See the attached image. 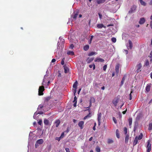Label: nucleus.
Returning a JSON list of instances; mask_svg holds the SVG:
<instances>
[{
	"label": "nucleus",
	"instance_id": "1",
	"mask_svg": "<svg viewBox=\"0 0 152 152\" xmlns=\"http://www.w3.org/2000/svg\"><path fill=\"white\" fill-rule=\"evenodd\" d=\"M44 87L43 86H39L38 91L39 95H42L43 94V92L44 91Z\"/></svg>",
	"mask_w": 152,
	"mask_h": 152
},
{
	"label": "nucleus",
	"instance_id": "2",
	"mask_svg": "<svg viewBox=\"0 0 152 152\" xmlns=\"http://www.w3.org/2000/svg\"><path fill=\"white\" fill-rule=\"evenodd\" d=\"M147 145L146 146L147 148V152H150L151 150V145L150 142V141L148 140L147 142Z\"/></svg>",
	"mask_w": 152,
	"mask_h": 152
},
{
	"label": "nucleus",
	"instance_id": "3",
	"mask_svg": "<svg viewBox=\"0 0 152 152\" xmlns=\"http://www.w3.org/2000/svg\"><path fill=\"white\" fill-rule=\"evenodd\" d=\"M44 142L43 140L42 139H40L38 140L35 143V145L36 148L39 146V144H42Z\"/></svg>",
	"mask_w": 152,
	"mask_h": 152
},
{
	"label": "nucleus",
	"instance_id": "4",
	"mask_svg": "<svg viewBox=\"0 0 152 152\" xmlns=\"http://www.w3.org/2000/svg\"><path fill=\"white\" fill-rule=\"evenodd\" d=\"M95 102V98L94 97H91L90 98V100H89V102H90V105L89 106L87 107V108H89L90 107H91V106L92 104V103H94Z\"/></svg>",
	"mask_w": 152,
	"mask_h": 152
},
{
	"label": "nucleus",
	"instance_id": "5",
	"mask_svg": "<svg viewBox=\"0 0 152 152\" xmlns=\"http://www.w3.org/2000/svg\"><path fill=\"white\" fill-rule=\"evenodd\" d=\"M142 67V66L141 63H139L136 66V68H137L136 72L137 73H138L139 72L141 71L140 69Z\"/></svg>",
	"mask_w": 152,
	"mask_h": 152
},
{
	"label": "nucleus",
	"instance_id": "6",
	"mask_svg": "<svg viewBox=\"0 0 152 152\" xmlns=\"http://www.w3.org/2000/svg\"><path fill=\"white\" fill-rule=\"evenodd\" d=\"M136 7L135 5H133L131 8V9L129 11V14H131L136 9Z\"/></svg>",
	"mask_w": 152,
	"mask_h": 152
},
{
	"label": "nucleus",
	"instance_id": "7",
	"mask_svg": "<svg viewBox=\"0 0 152 152\" xmlns=\"http://www.w3.org/2000/svg\"><path fill=\"white\" fill-rule=\"evenodd\" d=\"M84 124V122L83 121H80L78 123V125L80 127L81 129H82L83 128Z\"/></svg>",
	"mask_w": 152,
	"mask_h": 152
},
{
	"label": "nucleus",
	"instance_id": "8",
	"mask_svg": "<svg viewBox=\"0 0 152 152\" xmlns=\"http://www.w3.org/2000/svg\"><path fill=\"white\" fill-rule=\"evenodd\" d=\"M119 67H120L119 64H117L116 65L115 67L116 74L117 75H118V74Z\"/></svg>",
	"mask_w": 152,
	"mask_h": 152
},
{
	"label": "nucleus",
	"instance_id": "9",
	"mask_svg": "<svg viewBox=\"0 0 152 152\" xmlns=\"http://www.w3.org/2000/svg\"><path fill=\"white\" fill-rule=\"evenodd\" d=\"M94 61L97 62H103L104 61V60L100 58H96Z\"/></svg>",
	"mask_w": 152,
	"mask_h": 152
},
{
	"label": "nucleus",
	"instance_id": "10",
	"mask_svg": "<svg viewBox=\"0 0 152 152\" xmlns=\"http://www.w3.org/2000/svg\"><path fill=\"white\" fill-rule=\"evenodd\" d=\"M145 21V20L144 18H140L139 23L140 24H142L144 23Z\"/></svg>",
	"mask_w": 152,
	"mask_h": 152
},
{
	"label": "nucleus",
	"instance_id": "11",
	"mask_svg": "<svg viewBox=\"0 0 152 152\" xmlns=\"http://www.w3.org/2000/svg\"><path fill=\"white\" fill-rule=\"evenodd\" d=\"M73 102L74 103L73 106L75 107L76 106L77 103V98L76 96H75L74 97V100L73 101Z\"/></svg>",
	"mask_w": 152,
	"mask_h": 152
},
{
	"label": "nucleus",
	"instance_id": "12",
	"mask_svg": "<svg viewBox=\"0 0 152 152\" xmlns=\"http://www.w3.org/2000/svg\"><path fill=\"white\" fill-rule=\"evenodd\" d=\"M48 77H47V76L45 75L44 76V78L43 80V81L42 83V85H44V83H46L47 81L48 80Z\"/></svg>",
	"mask_w": 152,
	"mask_h": 152
},
{
	"label": "nucleus",
	"instance_id": "13",
	"mask_svg": "<svg viewBox=\"0 0 152 152\" xmlns=\"http://www.w3.org/2000/svg\"><path fill=\"white\" fill-rule=\"evenodd\" d=\"M138 140V139H137V137L136 136L135 137L134 140V141H133V144L134 145H136L137 143Z\"/></svg>",
	"mask_w": 152,
	"mask_h": 152
},
{
	"label": "nucleus",
	"instance_id": "14",
	"mask_svg": "<svg viewBox=\"0 0 152 152\" xmlns=\"http://www.w3.org/2000/svg\"><path fill=\"white\" fill-rule=\"evenodd\" d=\"M118 102V99H116L114 100L113 101V103L114 105L116 106L117 105V103Z\"/></svg>",
	"mask_w": 152,
	"mask_h": 152
},
{
	"label": "nucleus",
	"instance_id": "15",
	"mask_svg": "<svg viewBox=\"0 0 152 152\" xmlns=\"http://www.w3.org/2000/svg\"><path fill=\"white\" fill-rule=\"evenodd\" d=\"M151 84H148L147 85V86L146 88V91L148 92L150 91V88L151 87Z\"/></svg>",
	"mask_w": 152,
	"mask_h": 152
},
{
	"label": "nucleus",
	"instance_id": "16",
	"mask_svg": "<svg viewBox=\"0 0 152 152\" xmlns=\"http://www.w3.org/2000/svg\"><path fill=\"white\" fill-rule=\"evenodd\" d=\"M97 26L98 28H101L104 27V28H106V26H104V25L102 24H98L97 25Z\"/></svg>",
	"mask_w": 152,
	"mask_h": 152
},
{
	"label": "nucleus",
	"instance_id": "17",
	"mask_svg": "<svg viewBox=\"0 0 152 152\" xmlns=\"http://www.w3.org/2000/svg\"><path fill=\"white\" fill-rule=\"evenodd\" d=\"M93 60H94L93 58H88L86 60L87 63L88 64H89V63H90Z\"/></svg>",
	"mask_w": 152,
	"mask_h": 152
},
{
	"label": "nucleus",
	"instance_id": "18",
	"mask_svg": "<svg viewBox=\"0 0 152 152\" xmlns=\"http://www.w3.org/2000/svg\"><path fill=\"white\" fill-rule=\"evenodd\" d=\"M64 72L66 73H68L69 71V69L66 66H64Z\"/></svg>",
	"mask_w": 152,
	"mask_h": 152
},
{
	"label": "nucleus",
	"instance_id": "19",
	"mask_svg": "<svg viewBox=\"0 0 152 152\" xmlns=\"http://www.w3.org/2000/svg\"><path fill=\"white\" fill-rule=\"evenodd\" d=\"M55 123L56 124V127H58L60 124V121L59 120H57L55 121Z\"/></svg>",
	"mask_w": 152,
	"mask_h": 152
},
{
	"label": "nucleus",
	"instance_id": "20",
	"mask_svg": "<svg viewBox=\"0 0 152 152\" xmlns=\"http://www.w3.org/2000/svg\"><path fill=\"white\" fill-rule=\"evenodd\" d=\"M96 1L98 4L104 3L105 1V0H96Z\"/></svg>",
	"mask_w": 152,
	"mask_h": 152
},
{
	"label": "nucleus",
	"instance_id": "21",
	"mask_svg": "<svg viewBox=\"0 0 152 152\" xmlns=\"http://www.w3.org/2000/svg\"><path fill=\"white\" fill-rule=\"evenodd\" d=\"M129 139V135L128 134L126 135L125 138V142L127 143L128 142Z\"/></svg>",
	"mask_w": 152,
	"mask_h": 152
},
{
	"label": "nucleus",
	"instance_id": "22",
	"mask_svg": "<svg viewBox=\"0 0 152 152\" xmlns=\"http://www.w3.org/2000/svg\"><path fill=\"white\" fill-rule=\"evenodd\" d=\"M91 115L90 113H89V114L86 116H85L83 118V119L84 120H86L87 118H90L91 117Z\"/></svg>",
	"mask_w": 152,
	"mask_h": 152
},
{
	"label": "nucleus",
	"instance_id": "23",
	"mask_svg": "<svg viewBox=\"0 0 152 152\" xmlns=\"http://www.w3.org/2000/svg\"><path fill=\"white\" fill-rule=\"evenodd\" d=\"M116 137L118 138H120V135H119V131L118 129H116Z\"/></svg>",
	"mask_w": 152,
	"mask_h": 152
},
{
	"label": "nucleus",
	"instance_id": "24",
	"mask_svg": "<svg viewBox=\"0 0 152 152\" xmlns=\"http://www.w3.org/2000/svg\"><path fill=\"white\" fill-rule=\"evenodd\" d=\"M141 4L143 6H145L146 5V3L145 2L143 1L142 0H139Z\"/></svg>",
	"mask_w": 152,
	"mask_h": 152
},
{
	"label": "nucleus",
	"instance_id": "25",
	"mask_svg": "<svg viewBox=\"0 0 152 152\" xmlns=\"http://www.w3.org/2000/svg\"><path fill=\"white\" fill-rule=\"evenodd\" d=\"M89 48V46L88 45H86L84 47V50L85 51L87 50Z\"/></svg>",
	"mask_w": 152,
	"mask_h": 152
},
{
	"label": "nucleus",
	"instance_id": "26",
	"mask_svg": "<svg viewBox=\"0 0 152 152\" xmlns=\"http://www.w3.org/2000/svg\"><path fill=\"white\" fill-rule=\"evenodd\" d=\"M113 142V141L111 139H109L107 140V143L108 144H110L112 143Z\"/></svg>",
	"mask_w": 152,
	"mask_h": 152
},
{
	"label": "nucleus",
	"instance_id": "27",
	"mask_svg": "<svg viewBox=\"0 0 152 152\" xmlns=\"http://www.w3.org/2000/svg\"><path fill=\"white\" fill-rule=\"evenodd\" d=\"M129 47L130 49H132V43L130 40H129Z\"/></svg>",
	"mask_w": 152,
	"mask_h": 152
},
{
	"label": "nucleus",
	"instance_id": "28",
	"mask_svg": "<svg viewBox=\"0 0 152 152\" xmlns=\"http://www.w3.org/2000/svg\"><path fill=\"white\" fill-rule=\"evenodd\" d=\"M44 124L46 125H48L49 124V121L46 119H45L44 120Z\"/></svg>",
	"mask_w": 152,
	"mask_h": 152
},
{
	"label": "nucleus",
	"instance_id": "29",
	"mask_svg": "<svg viewBox=\"0 0 152 152\" xmlns=\"http://www.w3.org/2000/svg\"><path fill=\"white\" fill-rule=\"evenodd\" d=\"M67 54L69 55H74V52L72 51H68L67 52Z\"/></svg>",
	"mask_w": 152,
	"mask_h": 152
},
{
	"label": "nucleus",
	"instance_id": "30",
	"mask_svg": "<svg viewBox=\"0 0 152 152\" xmlns=\"http://www.w3.org/2000/svg\"><path fill=\"white\" fill-rule=\"evenodd\" d=\"M102 114L101 113H99L98 114V121H101Z\"/></svg>",
	"mask_w": 152,
	"mask_h": 152
},
{
	"label": "nucleus",
	"instance_id": "31",
	"mask_svg": "<svg viewBox=\"0 0 152 152\" xmlns=\"http://www.w3.org/2000/svg\"><path fill=\"white\" fill-rule=\"evenodd\" d=\"M132 118H129L128 119V121L129 122V126H131L132 123Z\"/></svg>",
	"mask_w": 152,
	"mask_h": 152
},
{
	"label": "nucleus",
	"instance_id": "32",
	"mask_svg": "<svg viewBox=\"0 0 152 152\" xmlns=\"http://www.w3.org/2000/svg\"><path fill=\"white\" fill-rule=\"evenodd\" d=\"M77 81H76L75 83H74L73 84V88H77Z\"/></svg>",
	"mask_w": 152,
	"mask_h": 152
},
{
	"label": "nucleus",
	"instance_id": "33",
	"mask_svg": "<svg viewBox=\"0 0 152 152\" xmlns=\"http://www.w3.org/2000/svg\"><path fill=\"white\" fill-rule=\"evenodd\" d=\"M89 67L90 68H92L93 67V70H94L95 69V66L94 64L90 65H89Z\"/></svg>",
	"mask_w": 152,
	"mask_h": 152
},
{
	"label": "nucleus",
	"instance_id": "34",
	"mask_svg": "<svg viewBox=\"0 0 152 152\" xmlns=\"http://www.w3.org/2000/svg\"><path fill=\"white\" fill-rule=\"evenodd\" d=\"M142 137H143L142 134L141 133H140V134L139 136L138 137H137V139L139 140H140L142 138Z\"/></svg>",
	"mask_w": 152,
	"mask_h": 152
},
{
	"label": "nucleus",
	"instance_id": "35",
	"mask_svg": "<svg viewBox=\"0 0 152 152\" xmlns=\"http://www.w3.org/2000/svg\"><path fill=\"white\" fill-rule=\"evenodd\" d=\"M148 129L149 130H152V123H150L149 124Z\"/></svg>",
	"mask_w": 152,
	"mask_h": 152
},
{
	"label": "nucleus",
	"instance_id": "36",
	"mask_svg": "<svg viewBox=\"0 0 152 152\" xmlns=\"http://www.w3.org/2000/svg\"><path fill=\"white\" fill-rule=\"evenodd\" d=\"M95 54H96V52H91L88 53V56H92L93 55H94Z\"/></svg>",
	"mask_w": 152,
	"mask_h": 152
},
{
	"label": "nucleus",
	"instance_id": "37",
	"mask_svg": "<svg viewBox=\"0 0 152 152\" xmlns=\"http://www.w3.org/2000/svg\"><path fill=\"white\" fill-rule=\"evenodd\" d=\"M111 41L114 43H115L116 42V38L115 37H112L111 38Z\"/></svg>",
	"mask_w": 152,
	"mask_h": 152
},
{
	"label": "nucleus",
	"instance_id": "38",
	"mask_svg": "<svg viewBox=\"0 0 152 152\" xmlns=\"http://www.w3.org/2000/svg\"><path fill=\"white\" fill-rule=\"evenodd\" d=\"M133 92V91L132 89L131 90V91L130 93L129 94V99L131 100L132 99V94Z\"/></svg>",
	"mask_w": 152,
	"mask_h": 152
},
{
	"label": "nucleus",
	"instance_id": "39",
	"mask_svg": "<svg viewBox=\"0 0 152 152\" xmlns=\"http://www.w3.org/2000/svg\"><path fill=\"white\" fill-rule=\"evenodd\" d=\"M96 151L97 152H100V149L99 147L98 146L97 147L96 149Z\"/></svg>",
	"mask_w": 152,
	"mask_h": 152
},
{
	"label": "nucleus",
	"instance_id": "40",
	"mask_svg": "<svg viewBox=\"0 0 152 152\" xmlns=\"http://www.w3.org/2000/svg\"><path fill=\"white\" fill-rule=\"evenodd\" d=\"M149 57H150V58H151L150 61L151 62L152 61V50L150 52V56H149Z\"/></svg>",
	"mask_w": 152,
	"mask_h": 152
},
{
	"label": "nucleus",
	"instance_id": "41",
	"mask_svg": "<svg viewBox=\"0 0 152 152\" xmlns=\"http://www.w3.org/2000/svg\"><path fill=\"white\" fill-rule=\"evenodd\" d=\"M124 133L125 135L127 134V129L126 127H124Z\"/></svg>",
	"mask_w": 152,
	"mask_h": 152
},
{
	"label": "nucleus",
	"instance_id": "42",
	"mask_svg": "<svg viewBox=\"0 0 152 152\" xmlns=\"http://www.w3.org/2000/svg\"><path fill=\"white\" fill-rule=\"evenodd\" d=\"M149 65V62L148 60L147 59L145 61V65L146 66H148Z\"/></svg>",
	"mask_w": 152,
	"mask_h": 152
},
{
	"label": "nucleus",
	"instance_id": "43",
	"mask_svg": "<svg viewBox=\"0 0 152 152\" xmlns=\"http://www.w3.org/2000/svg\"><path fill=\"white\" fill-rule=\"evenodd\" d=\"M44 107V106L43 105L40 104L38 106V109H41L42 108Z\"/></svg>",
	"mask_w": 152,
	"mask_h": 152
},
{
	"label": "nucleus",
	"instance_id": "44",
	"mask_svg": "<svg viewBox=\"0 0 152 152\" xmlns=\"http://www.w3.org/2000/svg\"><path fill=\"white\" fill-rule=\"evenodd\" d=\"M50 99V97H47L45 99V101L46 102H47Z\"/></svg>",
	"mask_w": 152,
	"mask_h": 152
},
{
	"label": "nucleus",
	"instance_id": "45",
	"mask_svg": "<svg viewBox=\"0 0 152 152\" xmlns=\"http://www.w3.org/2000/svg\"><path fill=\"white\" fill-rule=\"evenodd\" d=\"M107 68V65H104L103 67V70L104 71H105L106 70Z\"/></svg>",
	"mask_w": 152,
	"mask_h": 152
},
{
	"label": "nucleus",
	"instance_id": "46",
	"mask_svg": "<svg viewBox=\"0 0 152 152\" xmlns=\"http://www.w3.org/2000/svg\"><path fill=\"white\" fill-rule=\"evenodd\" d=\"M125 77H123V78H122V80L121 81V85H123V83H124V82L125 80Z\"/></svg>",
	"mask_w": 152,
	"mask_h": 152
},
{
	"label": "nucleus",
	"instance_id": "47",
	"mask_svg": "<svg viewBox=\"0 0 152 152\" xmlns=\"http://www.w3.org/2000/svg\"><path fill=\"white\" fill-rule=\"evenodd\" d=\"M61 138L60 137H56L55 138V140H57L58 141H59L61 140Z\"/></svg>",
	"mask_w": 152,
	"mask_h": 152
},
{
	"label": "nucleus",
	"instance_id": "48",
	"mask_svg": "<svg viewBox=\"0 0 152 152\" xmlns=\"http://www.w3.org/2000/svg\"><path fill=\"white\" fill-rule=\"evenodd\" d=\"M64 58L62 59L61 60V64L62 65H63L64 64Z\"/></svg>",
	"mask_w": 152,
	"mask_h": 152
},
{
	"label": "nucleus",
	"instance_id": "49",
	"mask_svg": "<svg viewBox=\"0 0 152 152\" xmlns=\"http://www.w3.org/2000/svg\"><path fill=\"white\" fill-rule=\"evenodd\" d=\"M64 132H62L61 134V135L60 137L61 138H62L64 137Z\"/></svg>",
	"mask_w": 152,
	"mask_h": 152
},
{
	"label": "nucleus",
	"instance_id": "50",
	"mask_svg": "<svg viewBox=\"0 0 152 152\" xmlns=\"http://www.w3.org/2000/svg\"><path fill=\"white\" fill-rule=\"evenodd\" d=\"M113 120L115 124L117 123V120L115 118L113 117Z\"/></svg>",
	"mask_w": 152,
	"mask_h": 152
},
{
	"label": "nucleus",
	"instance_id": "51",
	"mask_svg": "<svg viewBox=\"0 0 152 152\" xmlns=\"http://www.w3.org/2000/svg\"><path fill=\"white\" fill-rule=\"evenodd\" d=\"M38 124L40 125H41L42 124V121L41 120H39L38 122Z\"/></svg>",
	"mask_w": 152,
	"mask_h": 152
},
{
	"label": "nucleus",
	"instance_id": "52",
	"mask_svg": "<svg viewBox=\"0 0 152 152\" xmlns=\"http://www.w3.org/2000/svg\"><path fill=\"white\" fill-rule=\"evenodd\" d=\"M77 14H75L73 16V19H75L77 17Z\"/></svg>",
	"mask_w": 152,
	"mask_h": 152
},
{
	"label": "nucleus",
	"instance_id": "53",
	"mask_svg": "<svg viewBox=\"0 0 152 152\" xmlns=\"http://www.w3.org/2000/svg\"><path fill=\"white\" fill-rule=\"evenodd\" d=\"M74 47V45L73 44H72L70 45L69 48H70L73 49V48Z\"/></svg>",
	"mask_w": 152,
	"mask_h": 152
},
{
	"label": "nucleus",
	"instance_id": "54",
	"mask_svg": "<svg viewBox=\"0 0 152 152\" xmlns=\"http://www.w3.org/2000/svg\"><path fill=\"white\" fill-rule=\"evenodd\" d=\"M65 150L66 152H70L69 151V148H65Z\"/></svg>",
	"mask_w": 152,
	"mask_h": 152
},
{
	"label": "nucleus",
	"instance_id": "55",
	"mask_svg": "<svg viewBox=\"0 0 152 152\" xmlns=\"http://www.w3.org/2000/svg\"><path fill=\"white\" fill-rule=\"evenodd\" d=\"M69 129L68 128H67L66 130L64 132H66V133H68L69 132Z\"/></svg>",
	"mask_w": 152,
	"mask_h": 152
},
{
	"label": "nucleus",
	"instance_id": "56",
	"mask_svg": "<svg viewBox=\"0 0 152 152\" xmlns=\"http://www.w3.org/2000/svg\"><path fill=\"white\" fill-rule=\"evenodd\" d=\"M99 17L101 19L102 17V14H101L99 13Z\"/></svg>",
	"mask_w": 152,
	"mask_h": 152
},
{
	"label": "nucleus",
	"instance_id": "57",
	"mask_svg": "<svg viewBox=\"0 0 152 152\" xmlns=\"http://www.w3.org/2000/svg\"><path fill=\"white\" fill-rule=\"evenodd\" d=\"M56 61V60L55 59L53 58V59L52 60L51 62L52 63H53V62H55Z\"/></svg>",
	"mask_w": 152,
	"mask_h": 152
},
{
	"label": "nucleus",
	"instance_id": "58",
	"mask_svg": "<svg viewBox=\"0 0 152 152\" xmlns=\"http://www.w3.org/2000/svg\"><path fill=\"white\" fill-rule=\"evenodd\" d=\"M150 25L151 28L152 29V20L151 21Z\"/></svg>",
	"mask_w": 152,
	"mask_h": 152
},
{
	"label": "nucleus",
	"instance_id": "59",
	"mask_svg": "<svg viewBox=\"0 0 152 152\" xmlns=\"http://www.w3.org/2000/svg\"><path fill=\"white\" fill-rule=\"evenodd\" d=\"M93 37V36H91V38H90V41H91L89 43L90 44V43H91V40H92Z\"/></svg>",
	"mask_w": 152,
	"mask_h": 152
},
{
	"label": "nucleus",
	"instance_id": "60",
	"mask_svg": "<svg viewBox=\"0 0 152 152\" xmlns=\"http://www.w3.org/2000/svg\"><path fill=\"white\" fill-rule=\"evenodd\" d=\"M92 139H93V137H91L89 138V141H91L92 140Z\"/></svg>",
	"mask_w": 152,
	"mask_h": 152
},
{
	"label": "nucleus",
	"instance_id": "61",
	"mask_svg": "<svg viewBox=\"0 0 152 152\" xmlns=\"http://www.w3.org/2000/svg\"><path fill=\"white\" fill-rule=\"evenodd\" d=\"M113 26V24H109V25H107V27H109L110 26Z\"/></svg>",
	"mask_w": 152,
	"mask_h": 152
},
{
	"label": "nucleus",
	"instance_id": "62",
	"mask_svg": "<svg viewBox=\"0 0 152 152\" xmlns=\"http://www.w3.org/2000/svg\"><path fill=\"white\" fill-rule=\"evenodd\" d=\"M93 129L94 130H96V126H94L93 128Z\"/></svg>",
	"mask_w": 152,
	"mask_h": 152
},
{
	"label": "nucleus",
	"instance_id": "63",
	"mask_svg": "<svg viewBox=\"0 0 152 152\" xmlns=\"http://www.w3.org/2000/svg\"><path fill=\"white\" fill-rule=\"evenodd\" d=\"M81 90V88H80L79 89V90L78 91V94H79L80 93V91Z\"/></svg>",
	"mask_w": 152,
	"mask_h": 152
},
{
	"label": "nucleus",
	"instance_id": "64",
	"mask_svg": "<svg viewBox=\"0 0 152 152\" xmlns=\"http://www.w3.org/2000/svg\"><path fill=\"white\" fill-rule=\"evenodd\" d=\"M101 89H102L103 90H104V89H105V87L104 86H103L101 88Z\"/></svg>",
	"mask_w": 152,
	"mask_h": 152
}]
</instances>
